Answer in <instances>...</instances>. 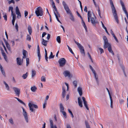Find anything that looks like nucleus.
Segmentation results:
<instances>
[{"instance_id": "nucleus-58", "label": "nucleus", "mask_w": 128, "mask_h": 128, "mask_svg": "<svg viewBox=\"0 0 128 128\" xmlns=\"http://www.w3.org/2000/svg\"><path fill=\"white\" fill-rule=\"evenodd\" d=\"M50 34H47V36L46 37V38L47 39V40H48L50 38Z\"/></svg>"}, {"instance_id": "nucleus-15", "label": "nucleus", "mask_w": 128, "mask_h": 128, "mask_svg": "<svg viewBox=\"0 0 128 128\" xmlns=\"http://www.w3.org/2000/svg\"><path fill=\"white\" fill-rule=\"evenodd\" d=\"M66 87L64 86H62V97L63 98H64L66 95Z\"/></svg>"}, {"instance_id": "nucleus-39", "label": "nucleus", "mask_w": 128, "mask_h": 128, "mask_svg": "<svg viewBox=\"0 0 128 128\" xmlns=\"http://www.w3.org/2000/svg\"><path fill=\"white\" fill-rule=\"evenodd\" d=\"M26 40H27L30 41L31 40V37L29 35L27 34L26 36Z\"/></svg>"}, {"instance_id": "nucleus-54", "label": "nucleus", "mask_w": 128, "mask_h": 128, "mask_svg": "<svg viewBox=\"0 0 128 128\" xmlns=\"http://www.w3.org/2000/svg\"><path fill=\"white\" fill-rule=\"evenodd\" d=\"M98 14L99 15L100 17V18H101V16H100V8H99V6H98Z\"/></svg>"}, {"instance_id": "nucleus-49", "label": "nucleus", "mask_w": 128, "mask_h": 128, "mask_svg": "<svg viewBox=\"0 0 128 128\" xmlns=\"http://www.w3.org/2000/svg\"><path fill=\"white\" fill-rule=\"evenodd\" d=\"M15 27L16 32H18V26L17 23H16L15 24Z\"/></svg>"}, {"instance_id": "nucleus-21", "label": "nucleus", "mask_w": 128, "mask_h": 128, "mask_svg": "<svg viewBox=\"0 0 128 128\" xmlns=\"http://www.w3.org/2000/svg\"><path fill=\"white\" fill-rule=\"evenodd\" d=\"M90 18L91 22L93 24H95L97 23V22L95 21L96 19L95 17H94V18L92 17Z\"/></svg>"}, {"instance_id": "nucleus-18", "label": "nucleus", "mask_w": 128, "mask_h": 128, "mask_svg": "<svg viewBox=\"0 0 128 128\" xmlns=\"http://www.w3.org/2000/svg\"><path fill=\"white\" fill-rule=\"evenodd\" d=\"M110 46H111L110 44L108 43V42L104 43V48H109Z\"/></svg>"}, {"instance_id": "nucleus-31", "label": "nucleus", "mask_w": 128, "mask_h": 128, "mask_svg": "<svg viewBox=\"0 0 128 128\" xmlns=\"http://www.w3.org/2000/svg\"><path fill=\"white\" fill-rule=\"evenodd\" d=\"M14 98L16 99L19 102H20V103H21L22 104L24 105H25V103L22 100H20L19 98H18L17 97H14Z\"/></svg>"}, {"instance_id": "nucleus-27", "label": "nucleus", "mask_w": 128, "mask_h": 128, "mask_svg": "<svg viewBox=\"0 0 128 128\" xmlns=\"http://www.w3.org/2000/svg\"><path fill=\"white\" fill-rule=\"evenodd\" d=\"M28 30L30 35H31L32 32V28L30 26H28Z\"/></svg>"}, {"instance_id": "nucleus-59", "label": "nucleus", "mask_w": 128, "mask_h": 128, "mask_svg": "<svg viewBox=\"0 0 128 128\" xmlns=\"http://www.w3.org/2000/svg\"><path fill=\"white\" fill-rule=\"evenodd\" d=\"M46 34V32H44L42 33V38H43L44 36Z\"/></svg>"}, {"instance_id": "nucleus-26", "label": "nucleus", "mask_w": 128, "mask_h": 128, "mask_svg": "<svg viewBox=\"0 0 128 128\" xmlns=\"http://www.w3.org/2000/svg\"><path fill=\"white\" fill-rule=\"evenodd\" d=\"M12 16V24L13 26L14 25V23L16 18V15H13Z\"/></svg>"}, {"instance_id": "nucleus-7", "label": "nucleus", "mask_w": 128, "mask_h": 128, "mask_svg": "<svg viewBox=\"0 0 128 128\" xmlns=\"http://www.w3.org/2000/svg\"><path fill=\"white\" fill-rule=\"evenodd\" d=\"M28 106L30 108V110L32 112L34 111L33 106L35 108H38V106L37 105L32 104L30 102L28 104Z\"/></svg>"}, {"instance_id": "nucleus-48", "label": "nucleus", "mask_w": 128, "mask_h": 128, "mask_svg": "<svg viewBox=\"0 0 128 128\" xmlns=\"http://www.w3.org/2000/svg\"><path fill=\"white\" fill-rule=\"evenodd\" d=\"M68 112L71 114L72 117V118H73L74 117V116L72 111L69 109H68Z\"/></svg>"}, {"instance_id": "nucleus-35", "label": "nucleus", "mask_w": 128, "mask_h": 128, "mask_svg": "<svg viewBox=\"0 0 128 128\" xmlns=\"http://www.w3.org/2000/svg\"><path fill=\"white\" fill-rule=\"evenodd\" d=\"M56 40L58 43H61V39L60 36H58L56 38Z\"/></svg>"}, {"instance_id": "nucleus-63", "label": "nucleus", "mask_w": 128, "mask_h": 128, "mask_svg": "<svg viewBox=\"0 0 128 128\" xmlns=\"http://www.w3.org/2000/svg\"><path fill=\"white\" fill-rule=\"evenodd\" d=\"M119 102L120 104H122L124 102V101L122 100H119Z\"/></svg>"}, {"instance_id": "nucleus-14", "label": "nucleus", "mask_w": 128, "mask_h": 128, "mask_svg": "<svg viewBox=\"0 0 128 128\" xmlns=\"http://www.w3.org/2000/svg\"><path fill=\"white\" fill-rule=\"evenodd\" d=\"M52 2H52V6L53 8L55 10L56 12V13H57L58 15H59V16H60V14L58 13V11H57L56 7L55 5V4L53 0H52Z\"/></svg>"}, {"instance_id": "nucleus-10", "label": "nucleus", "mask_w": 128, "mask_h": 128, "mask_svg": "<svg viewBox=\"0 0 128 128\" xmlns=\"http://www.w3.org/2000/svg\"><path fill=\"white\" fill-rule=\"evenodd\" d=\"M16 14L18 15V18H20L21 17V14L18 6L16 7Z\"/></svg>"}, {"instance_id": "nucleus-5", "label": "nucleus", "mask_w": 128, "mask_h": 128, "mask_svg": "<svg viewBox=\"0 0 128 128\" xmlns=\"http://www.w3.org/2000/svg\"><path fill=\"white\" fill-rule=\"evenodd\" d=\"M60 112L63 115V116L64 118H66V112L64 111V108L62 104H60Z\"/></svg>"}, {"instance_id": "nucleus-53", "label": "nucleus", "mask_w": 128, "mask_h": 128, "mask_svg": "<svg viewBox=\"0 0 128 128\" xmlns=\"http://www.w3.org/2000/svg\"><path fill=\"white\" fill-rule=\"evenodd\" d=\"M24 15H25V17H26L27 16L28 14V12L26 10H25L24 12Z\"/></svg>"}, {"instance_id": "nucleus-38", "label": "nucleus", "mask_w": 128, "mask_h": 128, "mask_svg": "<svg viewBox=\"0 0 128 128\" xmlns=\"http://www.w3.org/2000/svg\"><path fill=\"white\" fill-rule=\"evenodd\" d=\"M75 88H76L77 86V82L76 81L74 80L73 82Z\"/></svg>"}, {"instance_id": "nucleus-43", "label": "nucleus", "mask_w": 128, "mask_h": 128, "mask_svg": "<svg viewBox=\"0 0 128 128\" xmlns=\"http://www.w3.org/2000/svg\"><path fill=\"white\" fill-rule=\"evenodd\" d=\"M67 46L70 52L72 54H74V53L72 51V49L68 45Z\"/></svg>"}, {"instance_id": "nucleus-55", "label": "nucleus", "mask_w": 128, "mask_h": 128, "mask_svg": "<svg viewBox=\"0 0 128 128\" xmlns=\"http://www.w3.org/2000/svg\"><path fill=\"white\" fill-rule=\"evenodd\" d=\"M86 128H90V126L88 123L86 122Z\"/></svg>"}, {"instance_id": "nucleus-8", "label": "nucleus", "mask_w": 128, "mask_h": 128, "mask_svg": "<svg viewBox=\"0 0 128 128\" xmlns=\"http://www.w3.org/2000/svg\"><path fill=\"white\" fill-rule=\"evenodd\" d=\"M23 110V114L25 120L27 122H28V118L27 116V113L23 107H22Z\"/></svg>"}, {"instance_id": "nucleus-37", "label": "nucleus", "mask_w": 128, "mask_h": 128, "mask_svg": "<svg viewBox=\"0 0 128 128\" xmlns=\"http://www.w3.org/2000/svg\"><path fill=\"white\" fill-rule=\"evenodd\" d=\"M82 24L84 28H85V30H86V32H87V28L86 27V25L85 24L84 22H83L82 23Z\"/></svg>"}, {"instance_id": "nucleus-20", "label": "nucleus", "mask_w": 128, "mask_h": 128, "mask_svg": "<svg viewBox=\"0 0 128 128\" xmlns=\"http://www.w3.org/2000/svg\"><path fill=\"white\" fill-rule=\"evenodd\" d=\"M48 41L45 40L44 39H42V44L45 46H46L47 45V42Z\"/></svg>"}, {"instance_id": "nucleus-32", "label": "nucleus", "mask_w": 128, "mask_h": 128, "mask_svg": "<svg viewBox=\"0 0 128 128\" xmlns=\"http://www.w3.org/2000/svg\"><path fill=\"white\" fill-rule=\"evenodd\" d=\"M27 52L26 50H23V56L22 57V58H25L26 57V53Z\"/></svg>"}, {"instance_id": "nucleus-23", "label": "nucleus", "mask_w": 128, "mask_h": 128, "mask_svg": "<svg viewBox=\"0 0 128 128\" xmlns=\"http://www.w3.org/2000/svg\"><path fill=\"white\" fill-rule=\"evenodd\" d=\"M36 72L34 70H32V77L33 78L36 74Z\"/></svg>"}, {"instance_id": "nucleus-22", "label": "nucleus", "mask_w": 128, "mask_h": 128, "mask_svg": "<svg viewBox=\"0 0 128 128\" xmlns=\"http://www.w3.org/2000/svg\"><path fill=\"white\" fill-rule=\"evenodd\" d=\"M13 8L12 6H10L9 8L8 12H10V10H11V15L12 16L13 15H16L14 14V13L13 11Z\"/></svg>"}, {"instance_id": "nucleus-30", "label": "nucleus", "mask_w": 128, "mask_h": 128, "mask_svg": "<svg viewBox=\"0 0 128 128\" xmlns=\"http://www.w3.org/2000/svg\"><path fill=\"white\" fill-rule=\"evenodd\" d=\"M54 12L57 21L60 23H61V22L59 20L58 18V16L60 17V15L59 16V15H58L57 13H56L54 11Z\"/></svg>"}, {"instance_id": "nucleus-9", "label": "nucleus", "mask_w": 128, "mask_h": 128, "mask_svg": "<svg viewBox=\"0 0 128 128\" xmlns=\"http://www.w3.org/2000/svg\"><path fill=\"white\" fill-rule=\"evenodd\" d=\"M13 89L15 92L16 94L19 97L20 94V90L16 87H14Z\"/></svg>"}, {"instance_id": "nucleus-29", "label": "nucleus", "mask_w": 128, "mask_h": 128, "mask_svg": "<svg viewBox=\"0 0 128 128\" xmlns=\"http://www.w3.org/2000/svg\"><path fill=\"white\" fill-rule=\"evenodd\" d=\"M30 89L32 92H34L36 90L37 88L35 86H32Z\"/></svg>"}, {"instance_id": "nucleus-2", "label": "nucleus", "mask_w": 128, "mask_h": 128, "mask_svg": "<svg viewBox=\"0 0 128 128\" xmlns=\"http://www.w3.org/2000/svg\"><path fill=\"white\" fill-rule=\"evenodd\" d=\"M110 3L111 6V8L112 12V13L114 17V19L116 22L118 23V17L117 16L116 11L114 5L112 0H110Z\"/></svg>"}, {"instance_id": "nucleus-6", "label": "nucleus", "mask_w": 128, "mask_h": 128, "mask_svg": "<svg viewBox=\"0 0 128 128\" xmlns=\"http://www.w3.org/2000/svg\"><path fill=\"white\" fill-rule=\"evenodd\" d=\"M58 62L60 66L61 67H62L65 65L66 62V60L64 58H62L59 60Z\"/></svg>"}, {"instance_id": "nucleus-28", "label": "nucleus", "mask_w": 128, "mask_h": 128, "mask_svg": "<svg viewBox=\"0 0 128 128\" xmlns=\"http://www.w3.org/2000/svg\"><path fill=\"white\" fill-rule=\"evenodd\" d=\"M0 70L1 71L2 73L4 76H5V73L4 70H3V68L1 66V65L0 64Z\"/></svg>"}, {"instance_id": "nucleus-56", "label": "nucleus", "mask_w": 128, "mask_h": 128, "mask_svg": "<svg viewBox=\"0 0 128 128\" xmlns=\"http://www.w3.org/2000/svg\"><path fill=\"white\" fill-rule=\"evenodd\" d=\"M99 49L100 51V53L102 54L104 52V51L103 49L101 48H99Z\"/></svg>"}, {"instance_id": "nucleus-52", "label": "nucleus", "mask_w": 128, "mask_h": 128, "mask_svg": "<svg viewBox=\"0 0 128 128\" xmlns=\"http://www.w3.org/2000/svg\"><path fill=\"white\" fill-rule=\"evenodd\" d=\"M46 101H45L43 105V108H46Z\"/></svg>"}, {"instance_id": "nucleus-17", "label": "nucleus", "mask_w": 128, "mask_h": 128, "mask_svg": "<svg viewBox=\"0 0 128 128\" xmlns=\"http://www.w3.org/2000/svg\"><path fill=\"white\" fill-rule=\"evenodd\" d=\"M50 128H57L56 125L54 126L53 125V122L52 120L50 119Z\"/></svg>"}, {"instance_id": "nucleus-60", "label": "nucleus", "mask_w": 128, "mask_h": 128, "mask_svg": "<svg viewBox=\"0 0 128 128\" xmlns=\"http://www.w3.org/2000/svg\"><path fill=\"white\" fill-rule=\"evenodd\" d=\"M122 69L123 71V72H124V74L125 75V76H126V74H125V71H124V67L123 66H122Z\"/></svg>"}, {"instance_id": "nucleus-47", "label": "nucleus", "mask_w": 128, "mask_h": 128, "mask_svg": "<svg viewBox=\"0 0 128 128\" xmlns=\"http://www.w3.org/2000/svg\"><path fill=\"white\" fill-rule=\"evenodd\" d=\"M54 56L53 55L52 52H51L50 53V54L49 57V58L50 59L53 58L54 57Z\"/></svg>"}, {"instance_id": "nucleus-64", "label": "nucleus", "mask_w": 128, "mask_h": 128, "mask_svg": "<svg viewBox=\"0 0 128 128\" xmlns=\"http://www.w3.org/2000/svg\"><path fill=\"white\" fill-rule=\"evenodd\" d=\"M94 77L96 79V81H97L98 80V76H96V74H94Z\"/></svg>"}, {"instance_id": "nucleus-36", "label": "nucleus", "mask_w": 128, "mask_h": 128, "mask_svg": "<svg viewBox=\"0 0 128 128\" xmlns=\"http://www.w3.org/2000/svg\"><path fill=\"white\" fill-rule=\"evenodd\" d=\"M4 83L6 87L7 90H9V87L8 84L4 81Z\"/></svg>"}, {"instance_id": "nucleus-1", "label": "nucleus", "mask_w": 128, "mask_h": 128, "mask_svg": "<svg viewBox=\"0 0 128 128\" xmlns=\"http://www.w3.org/2000/svg\"><path fill=\"white\" fill-rule=\"evenodd\" d=\"M62 4L64 6V9L68 14H69L70 15V19L73 21H74V19L72 14L68 6L67 5L66 3L64 1L62 2Z\"/></svg>"}, {"instance_id": "nucleus-62", "label": "nucleus", "mask_w": 128, "mask_h": 128, "mask_svg": "<svg viewBox=\"0 0 128 128\" xmlns=\"http://www.w3.org/2000/svg\"><path fill=\"white\" fill-rule=\"evenodd\" d=\"M84 11L86 12H87V8L86 6H85L84 9Z\"/></svg>"}, {"instance_id": "nucleus-24", "label": "nucleus", "mask_w": 128, "mask_h": 128, "mask_svg": "<svg viewBox=\"0 0 128 128\" xmlns=\"http://www.w3.org/2000/svg\"><path fill=\"white\" fill-rule=\"evenodd\" d=\"M78 102L79 106L81 107H82V101L81 99L80 98H78Z\"/></svg>"}, {"instance_id": "nucleus-42", "label": "nucleus", "mask_w": 128, "mask_h": 128, "mask_svg": "<svg viewBox=\"0 0 128 128\" xmlns=\"http://www.w3.org/2000/svg\"><path fill=\"white\" fill-rule=\"evenodd\" d=\"M37 53L38 56V57L39 58V61L41 58V55L40 53V51H37Z\"/></svg>"}, {"instance_id": "nucleus-44", "label": "nucleus", "mask_w": 128, "mask_h": 128, "mask_svg": "<svg viewBox=\"0 0 128 128\" xmlns=\"http://www.w3.org/2000/svg\"><path fill=\"white\" fill-rule=\"evenodd\" d=\"M41 80L42 81L45 82L46 80L45 77L44 76L42 77Z\"/></svg>"}, {"instance_id": "nucleus-40", "label": "nucleus", "mask_w": 128, "mask_h": 128, "mask_svg": "<svg viewBox=\"0 0 128 128\" xmlns=\"http://www.w3.org/2000/svg\"><path fill=\"white\" fill-rule=\"evenodd\" d=\"M88 17L90 18H92V14L90 11H88Z\"/></svg>"}, {"instance_id": "nucleus-11", "label": "nucleus", "mask_w": 128, "mask_h": 128, "mask_svg": "<svg viewBox=\"0 0 128 128\" xmlns=\"http://www.w3.org/2000/svg\"><path fill=\"white\" fill-rule=\"evenodd\" d=\"M63 74L65 77L68 76V77H70V73L69 71L68 70L65 71L64 72Z\"/></svg>"}, {"instance_id": "nucleus-12", "label": "nucleus", "mask_w": 128, "mask_h": 128, "mask_svg": "<svg viewBox=\"0 0 128 128\" xmlns=\"http://www.w3.org/2000/svg\"><path fill=\"white\" fill-rule=\"evenodd\" d=\"M17 63L18 65H21L22 63V60L21 59L19 58H16Z\"/></svg>"}, {"instance_id": "nucleus-33", "label": "nucleus", "mask_w": 128, "mask_h": 128, "mask_svg": "<svg viewBox=\"0 0 128 128\" xmlns=\"http://www.w3.org/2000/svg\"><path fill=\"white\" fill-rule=\"evenodd\" d=\"M28 75V72H26V74H23L22 76V77L24 79H26Z\"/></svg>"}, {"instance_id": "nucleus-57", "label": "nucleus", "mask_w": 128, "mask_h": 128, "mask_svg": "<svg viewBox=\"0 0 128 128\" xmlns=\"http://www.w3.org/2000/svg\"><path fill=\"white\" fill-rule=\"evenodd\" d=\"M45 58L46 60V61L47 62L48 61V57L47 56V53H46V54H45Z\"/></svg>"}, {"instance_id": "nucleus-51", "label": "nucleus", "mask_w": 128, "mask_h": 128, "mask_svg": "<svg viewBox=\"0 0 128 128\" xmlns=\"http://www.w3.org/2000/svg\"><path fill=\"white\" fill-rule=\"evenodd\" d=\"M9 121L12 124H13L14 123L13 121L12 118H11L10 119H9Z\"/></svg>"}, {"instance_id": "nucleus-25", "label": "nucleus", "mask_w": 128, "mask_h": 128, "mask_svg": "<svg viewBox=\"0 0 128 128\" xmlns=\"http://www.w3.org/2000/svg\"><path fill=\"white\" fill-rule=\"evenodd\" d=\"M108 50L109 52L111 53L113 55H114V54L112 50L111 46H110L109 48H108Z\"/></svg>"}, {"instance_id": "nucleus-19", "label": "nucleus", "mask_w": 128, "mask_h": 128, "mask_svg": "<svg viewBox=\"0 0 128 128\" xmlns=\"http://www.w3.org/2000/svg\"><path fill=\"white\" fill-rule=\"evenodd\" d=\"M78 91L79 94L80 96H81L82 94V88L80 87H78Z\"/></svg>"}, {"instance_id": "nucleus-13", "label": "nucleus", "mask_w": 128, "mask_h": 128, "mask_svg": "<svg viewBox=\"0 0 128 128\" xmlns=\"http://www.w3.org/2000/svg\"><path fill=\"white\" fill-rule=\"evenodd\" d=\"M82 99L83 101L84 105L86 109L88 110H89V108L88 106L87 102L85 100V98L83 97H82Z\"/></svg>"}, {"instance_id": "nucleus-50", "label": "nucleus", "mask_w": 128, "mask_h": 128, "mask_svg": "<svg viewBox=\"0 0 128 128\" xmlns=\"http://www.w3.org/2000/svg\"><path fill=\"white\" fill-rule=\"evenodd\" d=\"M12 3H13L14 4L15 2L14 0H11L8 1V3L9 4H10Z\"/></svg>"}, {"instance_id": "nucleus-34", "label": "nucleus", "mask_w": 128, "mask_h": 128, "mask_svg": "<svg viewBox=\"0 0 128 128\" xmlns=\"http://www.w3.org/2000/svg\"><path fill=\"white\" fill-rule=\"evenodd\" d=\"M6 46L8 48V50L10 51H11L10 48V46L9 44L7 42H6Z\"/></svg>"}, {"instance_id": "nucleus-46", "label": "nucleus", "mask_w": 128, "mask_h": 128, "mask_svg": "<svg viewBox=\"0 0 128 128\" xmlns=\"http://www.w3.org/2000/svg\"><path fill=\"white\" fill-rule=\"evenodd\" d=\"M103 39L104 40V43L108 42L106 36H104L103 37Z\"/></svg>"}, {"instance_id": "nucleus-16", "label": "nucleus", "mask_w": 128, "mask_h": 128, "mask_svg": "<svg viewBox=\"0 0 128 128\" xmlns=\"http://www.w3.org/2000/svg\"><path fill=\"white\" fill-rule=\"evenodd\" d=\"M50 128H57L56 125L54 126L53 125V122L52 120L50 119Z\"/></svg>"}, {"instance_id": "nucleus-61", "label": "nucleus", "mask_w": 128, "mask_h": 128, "mask_svg": "<svg viewBox=\"0 0 128 128\" xmlns=\"http://www.w3.org/2000/svg\"><path fill=\"white\" fill-rule=\"evenodd\" d=\"M3 17L4 18L5 20H7V17L6 14H5L4 16Z\"/></svg>"}, {"instance_id": "nucleus-45", "label": "nucleus", "mask_w": 128, "mask_h": 128, "mask_svg": "<svg viewBox=\"0 0 128 128\" xmlns=\"http://www.w3.org/2000/svg\"><path fill=\"white\" fill-rule=\"evenodd\" d=\"M26 66H28L29 64V58H26Z\"/></svg>"}, {"instance_id": "nucleus-4", "label": "nucleus", "mask_w": 128, "mask_h": 128, "mask_svg": "<svg viewBox=\"0 0 128 128\" xmlns=\"http://www.w3.org/2000/svg\"><path fill=\"white\" fill-rule=\"evenodd\" d=\"M74 42L77 45L78 48L80 50L81 53L82 54H83L84 55H85V52L84 47L82 46L80 44L76 42V41L74 40Z\"/></svg>"}, {"instance_id": "nucleus-3", "label": "nucleus", "mask_w": 128, "mask_h": 128, "mask_svg": "<svg viewBox=\"0 0 128 128\" xmlns=\"http://www.w3.org/2000/svg\"><path fill=\"white\" fill-rule=\"evenodd\" d=\"M35 13L38 16H43V11L42 8L40 6L38 7L35 12Z\"/></svg>"}, {"instance_id": "nucleus-41", "label": "nucleus", "mask_w": 128, "mask_h": 128, "mask_svg": "<svg viewBox=\"0 0 128 128\" xmlns=\"http://www.w3.org/2000/svg\"><path fill=\"white\" fill-rule=\"evenodd\" d=\"M110 107L111 108H113V106H112V98L111 96H110Z\"/></svg>"}]
</instances>
